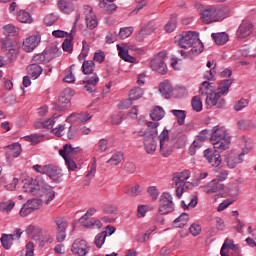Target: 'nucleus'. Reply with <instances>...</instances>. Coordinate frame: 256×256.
<instances>
[{"label":"nucleus","instance_id":"nucleus-9","mask_svg":"<svg viewBox=\"0 0 256 256\" xmlns=\"http://www.w3.org/2000/svg\"><path fill=\"white\" fill-rule=\"evenodd\" d=\"M158 211L160 215H169L175 211V203H173V196L169 192H164L159 199Z\"/></svg>","mask_w":256,"mask_h":256},{"label":"nucleus","instance_id":"nucleus-21","mask_svg":"<svg viewBox=\"0 0 256 256\" xmlns=\"http://www.w3.org/2000/svg\"><path fill=\"white\" fill-rule=\"evenodd\" d=\"M39 43H41V37H39L38 35H34L26 38L23 42L22 47L24 51H26V53H31V51H33L35 47L39 45Z\"/></svg>","mask_w":256,"mask_h":256},{"label":"nucleus","instance_id":"nucleus-39","mask_svg":"<svg viewBox=\"0 0 256 256\" xmlns=\"http://www.w3.org/2000/svg\"><path fill=\"white\" fill-rule=\"evenodd\" d=\"M51 123H53V118H50L48 120H37L35 123H34V127L35 129H43L44 131H49L50 127L51 126Z\"/></svg>","mask_w":256,"mask_h":256},{"label":"nucleus","instance_id":"nucleus-44","mask_svg":"<svg viewBox=\"0 0 256 256\" xmlns=\"http://www.w3.org/2000/svg\"><path fill=\"white\" fill-rule=\"evenodd\" d=\"M13 207H15V202L11 200L0 202V211L2 213H11Z\"/></svg>","mask_w":256,"mask_h":256},{"label":"nucleus","instance_id":"nucleus-4","mask_svg":"<svg viewBox=\"0 0 256 256\" xmlns=\"http://www.w3.org/2000/svg\"><path fill=\"white\" fill-rule=\"evenodd\" d=\"M49 189H51V186H49L43 178H27L24 180L23 191L24 193H29V195L41 197L45 191H49Z\"/></svg>","mask_w":256,"mask_h":256},{"label":"nucleus","instance_id":"nucleus-1","mask_svg":"<svg viewBox=\"0 0 256 256\" xmlns=\"http://www.w3.org/2000/svg\"><path fill=\"white\" fill-rule=\"evenodd\" d=\"M231 85H233V79L223 80L219 83L217 88L218 92H215V86H213V83L204 81L200 86L199 93L200 95H206L205 104L207 107L223 109V107H225V99H221V95L229 93V87H231Z\"/></svg>","mask_w":256,"mask_h":256},{"label":"nucleus","instance_id":"nucleus-64","mask_svg":"<svg viewBox=\"0 0 256 256\" xmlns=\"http://www.w3.org/2000/svg\"><path fill=\"white\" fill-rule=\"evenodd\" d=\"M133 105V99L130 97L128 99L122 100L121 103L118 104L119 109H129Z\"/></svg>","mask_w":256,"mask_h":256},{"label":"nucleus","instance_id":"nucleus-14","mask_svg":"<svg viewBox=\"0 0 256 256\" xmlns=\"http://www.w3.org/2000/svg\"><path fill=\"white\" fill-rule=\"evenodd\" d=\"M42 205V201L37 198H33L28 200L20 209L19 214L20 217H27V215H31L33 211H37Z\"/></svg>","mask_w":256,"mask_h":256},{"label":"nucleus","instance_id":"nucleus-38","mask_svg":"<svg viewBox=\"0 0 256 256\" xmlns=\"http://www.w3.org/2000/svg\"><path fill=\"white\" fill-rule=\"evenodd\" d=\"M238 129L243 131H253L255 129V123L251 120H240L237 122Z\"/></svg>","mask_w":256,"mask_h":256},{"label":"nucleus","instance_id":"nucleus-24","mask_svg":"<svg viewBox=\"0 0 256 256\" xmlns=\"http://www.w3.org/2000/svg\"><path fill=\"white\" fill-rule=\"evenodd\" d=\"M55 51H57V48H51L43 54H37L33 58L34 63L37 65L38 63H49V61L55 57L54 54L52 55Z\"/></svg>","mask_w":256,"mask_h":256},{"label":"nucleus","instance_id":"nucleus-37","mask_svg":"<svg viewBox=\"0 0 256 256\" xmlns=\"http://www.w3.org/2000/svg\"><path fill=\"white\" fill-rule=\"evenodd\" d=\"M172 115L176 117L178 125H185L187 112L185 110H171Z\"/></svg>","mask_w":256,"mask_h":256},{"label":"nucleus","instance_id":"nucleus-35","mask_svg":"<svg viewBox=\"0 0 256 256\" xmlns=\"http://www.w3.org/2000/svg\"><path fill=\"white\" fill-rule=\"evenodd\" d=\"M212 39L215 41L216 45H225L229 41V34L226 32L212 33Z\"/></svg>","mask_w":256,"mask_h":256},{"label":"nucleus","instance_id":"nucleus-12","mask_svg":"<svg viewBox=\"0 0 256 256\" xmlns=\"http://www.w3.org/2000/svg\"><path fill=\"white\" fill-rule=\"evenodd\" d=\"M79 19H81V14L76 13L74 25L71 29V32H70L69 36L62 43V49H63V51H66L67 53H71V51H73V39L75 37V34L77 33V23H79Z\"/></svg>","mask_w":256,"mask_h":256},{"label":"nucleus","instance_id":"nucleus-32","mask_svg":"<svg viewBox=\"0 0 256 256\" xmlns=\"http://www.w3.org/2000/svg\"><path fill=\"white\" fill-rule=\"evenodd\" d=\"M117 49L119 51V57H121L123 61H126L127 63H135V61H137V58L129 55V50L127 48L117 45Z\"/></svg>","mask_w":256,"mask_h":256},{"label":"nucleus","instance_id":"nucleus-52","mask_svg":"<svg viewBox=\"0 0 256 256\" xmlns=\"http://www.w3.org/2000/svg\"><path fill=\"white\" fill-rule=\"evenodd\" d=\"M191 105L193 111H196L197 113L203 111V102H201V98H199L198 96H194L192 98Z\"/></svg>","mask_w":256,"mask_h":256},{"label":"nucleus","instance_id":"nucleus-29","mask_svg":"<svg viewBox=\"0 0 256 256\" xmlns=\"http://www.w3.org/2000/svg\"><path fill=\"white\" fill-rule=\"evenodd\" d=\"M57 3L60 11L66 15H69V13H73V11H75L73 3H71L69 0H57Z\"/></svg>","mask_w":256,"mask_h":256},{"label":"nucleus","instance_id":"nucleus-19","mask_svg":"<svg viewBox=\"0 0 256 256\" xmlns=\"http://www.w3.org/2000/svg\"><path fill=\"white\" fill-rule=\"evenodd\" d=\"M71 251L74 255L85 256L89 253L87 250V241L77 239L73 242Z\"/></svg>","mask_w":256,"mask_h":256},{"label":"nucleus","instance_id":"nucleus-17","mask_svg":"<svg viewBox=\"0 0 256 256\" xmlns=\"http://www.w3.org/2000/svg\"><path fill=\"white\" fill-rule=\"evenodd\" d=\"M21 235H23L21 229H16V233L14 234H2L0 238L2 247L6 250L11 249V247H13V241H15V239H21Z\"/></svg>","mask_w":256,"mask_h":256},{"label":"nucleus","instance_id":"nucleus-40","mask_svg":"<svg viewBox=\"0 0 256 256\" xmlns=\"http://www.w3.org/2000/svg\"><path fill=\"white\" fill-rule=\"evenodd\" d=\"M226 163H227V167H229L230 169H235V167H237L239 163H243V156L239 154V156L237 157H228L226 159Z\"/></svg>","mask_w":256,"mask_h":256},{"label":"nucleus","instance_id":"nucleus-60","mask_svg":"<svg viewBox=\"0 0 256 256\" xmlns=\"http://www.w3.org/2000/svg\"><path fill=\"white\" fill-rule=\"evenodd\" d=\"M228 247L231 248L232 251H237V249H239V247L235 245V242L233 240L226 239L220 251H225V249H227Z\"/></svg>","mask_w":256,"mask_h":256},{"label":"nucleus","instance_id":"nucleus-51","mask_svg":"<svg viewBox=\"0 0 256 256\" xmlns=\"http://www.w3.org/2000/svg\"><path fill=\"white\" fill-rule=\"evenodd\" d=\"M95 173H97V164L94 162L91 165L90 170L86 174V179L84 180V185H89L91 183V179L95 177Z\"/></svg>","mask_w":256,"mask_h":256},{"label":"nucleus","instance_id":"nucleus-26","mask_svg":"<svg viewBox=\"0 0 256 256\" xmlns=\"http://www.w3.org/2000/svg\"><path fill=\"white\" fill-rule=\"evenodd\" d=\"M204 189L205 193H221V191L225 189V185L223 184V182H220L217 179H213L204 187Z\"/></svg>","mask_w":256,"mask_h":256},{"label":"nucleus","instance_id":"nucleus-50","mask_svg":"<svg viewBox=\"0 0 256 256\" xmlns=\"http://www.w3.org/2000/svg\"><path fill=\"white\" fill-rule=\"evenodd\" d=\"M102 211L106 215H117V213H119L117 206L114 204H104L102 206Z\"/></svg>","mask_w":256,"mask_h":256},{"label":"nucleus","instance_id":"nucleus-11","mask_svg":"<svg viewBox=\"0 0 256 256\" xmlns=\"http://www.w3.org/2000/svg\"><path fill=\"white\" fill-rule=\"evenodd\" d=\"M54 223L57 231L56 239L58 243H63L67 239V227L69 226L67 220L63 217H56Z\"/></svg>","mask_w":256,"mask_h":256},{"label":"nucleus","instance_id":"nucleus-10","mask_svg":"<svg viewBox=\"0 0 256 256\" xmlns=\"http://www.w3.org/2000/svg\"><path fill=\"white\" fill-rule=\"evenodd\" d=\"M167 57V52H159L150 62V67L153 71H158L160 75H165L167 73V64H165V58Z\"/></svg>","mask_w":256,"mask_h":256},{"label":"nucleus","instance_id":"nucleus-15","mask_svg":"<svg viewBox=\"0 0 256 256\" xmlns=\"http://www.w3.org/2000/svg\"><path fill=\"white\" fill-rule=\"evenodd\" d=\"M219 151L221 150L215 148L204 150V157L211 167H219L221 165V154Z\"/></svg>","mask_w":256,"mask_h":256},{"label":"nucleus","instance_id":"nucleus-2","mask_svg":"<svg viewBox=\"0 0 256 256\" xmlns=\"http://www.w3.org/2000/svg\"><path fill=\"white\" fill-rule=\"evenodd\" d=\"M179 45L182 49H191L192 55L203 53V42L199 39V33L187 32L179 38Z\"/></svg>","mask_w":256,"mask_h":256},{"label":"nucleus","instance_id":"nucleus-7","mask_svg":"<svg viewBox=\"0 0 256 256\" xmlns=\"http://www.w3.org/2000/svg\"><path fill=\"white\" fill-rule=\"evenodd\" d=\"M32 169L36 171V173H40L41 175H47L56 183H59L60 179L63 177V170L53 164H46L44 166L36 164L32 167Z\"/></svg>","mask_w":256,"mask_h":256},{"label":"nucleus","instance_id":"nucleus-16","mask_svg":"<svg viewBox=\"0 0 256 256\" xmlns=\"http://www.w3.org/2000/svg\"><path fill=\"white\" fill-rule=\"evenodd\" d=\"M84 15L87 29L93 30L97 27V25H99V21H97V15L93 11V7L85 5Z\"/></svg>","mask_w":256,"mask_h":256},{"label":"nucleus","instance_id":"nucleus-53","mask_svg":"<svg viewBox=\"0 0 256 256\" xmlns=\"http://www.w3.org/2000/svg\"><path fill=\"white\" fill-rule=\"evenodd\" d=\"M160 146L163 144L171 143V140L169 138V130L164 129L160 135L158 136Z\"/></svg>","mask_w":256,"mask_h":256},{"label":"nucleus","instance_id":"nucleus-41","mask_svg":"<svg viewBox=\"0 0 256 256\" xmlns=\"http://www.w3.org/2000/svg\"><path fill=\"white\" fill-rule=\"evenodd\" d=\"M17 19L20 21V23H33L31 14L25 10H20L18 12Z\"/></svg>","mask_w":256,"mask_h":256},{"label":"nucleus","instance_id":"nucleus-56","mask_svg":"<svg viewBox=\"0 0 256 256\" xmlns=\"http://www.w3.org/2000/svg\"><path fill=\"white\" fill-rule=\"evenodd\" d=\"M82 51L80 55L78 56V61H84V59L87 58V55H89V45L87 44V41L82 42Z\"/></svg>","mask_w":256,"mask_h":256},{"label":"nucleus","instance_id":"nucleus-48","mask_svg":"<svg viewBox=\"0 0 256 256\" xmlns=\"http://www.w3.org/2000/svg\"><path fill=\"white\" fill-rule=\"evenodd\" d=\"M105 239H107L106 231H102L101 233H98L94 239V243L96 247L101 249V247H103V245L105 244Z\"/></svg>","mask_w":256,"mask_h":256},{"label":"nucleus","instance_id":"nucleus-61","mask_svg":"<svg viewBox=\"0 0 256 256\" xmlns=\"http://www.w3.org/2000/svg\"><path fill=\"white\" fill-rule=\"evenodd\" d=\"M147 193L150 195V197H151V199H153V201H157V199H159V190L157 189L156 186L148 187Z\"/></svg>","mask_w":256,"mask_h":256},{"label":"nucleus","instance_id":"nucleus-42","mask_svg":"<svg viewBox=\"0 0 256 256\" xmlns=\"http://www.w3.org/2000/svg\"><path fill=\"white\" fill-rule=\"evenodd\" d=\"M7 149H9V155H11L14 158H17L21 155V144L19 143H14L12 145H8Z\"/></svg>","mask_w":256,"mask_h":256},{"label":"nucleus","instance_id":"nucleus-30","mask_svg":"<svg viewBox=\"0 0 256 256\" xmlns=\"http://www.w3.org/2000/svg\"><path fill=\"white\" fill-rule=\"evenodd\" d=\"M123 193L129 197H139L141 195V186L139 184L127 185L123 188Z\"/></svg>","mask_w":256,"mask_h":256},{"label":"nucleus","instance_id":"nucleus-18","mask_svg":"<svg viewBox=\"0 0 256 256\" xmlns=\"http://www.w3.org/2000/svg\"><path fill=\"white\" fill-rule=\"evenodd\" d=\"M81 151L79 147H73L71 144H64L59 150V155L65 160L73 158V155H77Z\"/></svg>","mask_w":256,"mask_h":256},{"label":"nucleus","instance_id":"nucleus-55","mask_svg":"<svg viewBox=\"0 0 256 256\" xmlns=\"http://www.w3.org/2000/svg\"><path fill=\"white\" fill-rule=\"evenodd\" d=\"M153 133V130H135L132 132V135H134L135 137H143V141H145V139L147 137H149V135H151Z\"/></svg>","mask_w":256,"mask_h":256},{"label":"nucleus","instance_id":"nucleus-25","mask_svg":"<svg viewBox=\"0 0 256 256\" xmlns=\"http://www.w3.org/2000/svg\"><path fill=\"white\" fill-rule=\"evenodd\" d=\"M253 33V24L249 22H242L237 30L238 39H245Z\"/></svg>","mask_w":256,"mask_h":256},{"label":"nucleus","instance_id":"nucleus-6","mask_svg":"<svg viewBox=\"0 0 256 256\" xmlns=\"http://www.w3.org/2000/svg\"><path fill=\"white\" fill-rule=\"evenodd\" d=\"M200 19L203 23H215L225 19V10L223 8L210 7L201 11Z\"/></svg>","mask_w":256,"mask_h":256},{"label":"nucleus","instance_id":"nucleus-27","mask_svg":"<svg viewBox=\"0 0 256 256\" xmlns=\"http://www.w3.org/2000/svg\"><path fill=\"white\" fill-rule=\"evenodd\" d=\"M159 92L164 99H171V97H173V86L167 80L161 82L159 85Z\"/></svg>","mask_w":256,"mask_h":256},{"label":"nucleus","instance_id":"nucleus-45","mask_svg":"<svg viewBox=\"0 0 256 256\" xmlns=\"http://www.w3.org/2000/svg\"><path fill=\"white\" fill-rule=\"evenodd\" d=\"M175 29H177V16L171 15L170 20L165 25V31L167 33H173V31H175Z\"/></svg>","mask_w":256,"mask_h":256},{"label":"nucleus","instance_id":"nucleus-5","mask_svg":"<svg viewBox=\"0 0 256 256\" xmlns=\"http://www.w3.org/2000/svg\"><path fill=\"white\" fill-rule=\"evenodd\" d=\"M210 141L214 149L218 151H227L229 149V143H231V137L227 135V130L219 126H215L210 136Z\"/></svg>","mask_w":256,"mask_h":256},{"label":"nucleus","instance_id":"nucleus-13","mask_svg":"<svg viewBox=\"0 0 256 256\" xmlns=\"http://www.w3.org/2000/svg\"><path fill=\"white\" fill-rule=\"evenodd\" d=\"M157 135H159V131L152 130V134H148V136L144 138V149L148 155H153L155 151H157Z\"/></svg>","mask_w":256,"mask_h":256},{"label":"nucleus","instance_id":"nucleus-22","mask_svg":"<svg viewBox=\"0 0 256 256\" xmlns=\"http://www.w3.org/2000/svg\"><path fill=\"white\" fill-rule=\"evenodd\" d=\"M91 117L87 112L72 113L67 117L66 121L71 123H87V121H91Z\"/></svg>","mask_w":256,"mask_h":256},{"label":"nucleus","instance_id":"nucleus-28","mask_svg":"<svg viewBox=\"0 0 256 256\" xmlns=\"http://www.w3.org/2000/svg\"><path fill=\"white\" fill-rule=\"evenodd\" d=\"M51 123V133L56 135V137H63L65 135V124H57V118H52Z\"/></svg>","mask_w":256,"mask_h":256},{"label":"nucleus","instance_id":"nucleus-33","mask_svg":"<svg viewBox=\"0 0 256 256\" xmlns=\"http://www.w3.org/2000/svg\"><path fill=\"white\" fill-rule=\"evenodd\" d=\"M27 71L32 79H38V77L41 76V73H43V68L39 64L33 63L27 67Z\"/></svg>","mask_w":256,"mask_h":256},{"label":"nucleus","instance_id":"nucleus-49","mask_svg":"<svg viewBox=\"0 0 256 256\" xmlns=\"http://www.w3.org/2000/svg\"><path fill=\"white\" fill-rule=\"evenodd\" d=\"M123 161V153L116 152L114 153L109 160H107V163L112 166H117L119 163Z\"/></svg>","mask_w":256,"mask_h":256},{"label":"nucleus","instance_id":"nucleus-20","mask_svg":"<svg viewBox=\"0 0 256 256\" xmlns=\"http://www.w3.org/2000/svg\"><path fill=\"white\" fill-rule=\"evenodd\" d=\"M79 223L80 225H82V227H85L86 229H101V227H103V223H101V220L97 218H91L89 220V218H85V216H82L79 219Z\"/></svg>","mask_w":256,"mask_h":256},{"label":"nucleus","instance_id":"nucleus-36","mask_svg":"<svg viewBox=\"0 0 256 256\" xmlns=\"http://www.w3.org/2000/svg\"><path fill=\"white\" fill-rule=\"evenodd\" d=\"M152 121H161L165 117V110L161 106H156L150 113Z\"/></svg>","mask_w":256,"mask_h":256},{"label":"nucleus","instance_id":"nucleus-54","mask_svg":"<svg viewBox=\"0 0 256 256\" xmlns=\"http://www.w3.org/2000/svg\"><path fill=\"white\" fill-rule=\"evenodd\" d=\"M43 137L45 135L43 134H32L30 136H26V139L32 143V145H37L38 143H41L43 141Z\"/></svg>","mask_w":256,"mask_h":256},{"label":"nucleus","instance_id":"nucleus-8","mask_svg":"<svg viewBox=\"0 0 256 256\" xmlns=\"http://www.w3.org/2000/svg\"><path fill=\"white\" fill-rule=\"evenodd\" d=\"M191 177V172L189 170H184L182 172H176L173 174V187H176V197L181 199L183 197V191H185V184L187 180Z\"/></svg>","mask_w":256,"mask_h":256},{"label":"nucleus","instance_id":"nucleus-63","mask_svg":"<svg viewBox=\"0 0 256 256\" xmlns=\"http://www.w3.org/2000/svg\"><path fill=\"white\" fill-rule=\"evenodd\" d=\"M239 193V185L237 184L230 185V187L228 188V195H230V197H238Z\"/></svg>","mask_w":256,"mask_h":256},{"label":"nucleus","instance_id":"nucleus-58","mask_svg":"<svg viewBox=\"0 0 256 256\" xmlns=\"http://www.w3.org/2000/svg\"><path fill=\"white\" fill-rule=\"evenodd\" d=\"M181 203L184 209H193L194 207H197L198 198L197 196H192L188 204H186L183 200L181 201Z\"/></svg>","mask_w":256,"mask_h":256},{"label":"nucleus","instance_id":"nucleus-46","mask_svg":"<svg viewBox=\"0 0 256 256\" xmlns=\"http://www.w3.org/2000/svg\"><path fill=\"white\" fill-rule=\"evenodd\" d=\"M144 91L140 87H134L132 90H130L129 98L133 101H138V99H141L143 97Z\"/></svg>","mask_w":256,"mask_h":256},{"label":"nucleus","instance_id":"nucleus-59","mask_svg":"<svg viewBox=\"0 0 256 256\" xmlns=\"http://www.w3.org/2000/svg\"><path fill=\"white\" fill-rule=\"evenodd\" d=\"M4 33L8 35V37H15V35H17V28L12 24H8L4 26Z\"/></svg>","mask_w":256,"mask_h":256},{"label":"nucleus","instance_id":"nucleus-57","mask_svg":"<svg viewBox=\"0 0 256 256\" xmlns=\"http://www.w3.org/2000/svg\"><path fill=\"white\" fill-rule=\"evenodd\" d=\"M133 35V27L121 28L119 31L120 39H127Z\"/></svg>","mask_w":256,"mask_h":256},{"label":"nucleus","instance_id":"nucleus-3","mask_svg":"<svg viewBox=\"0 0 256 256\" xmlns=\"http://www.w3.org/2000/svg\"><path fill=\"white\" fill-rule=\"evenodd\" d=\"M82 71L84 75H88L83 80V83H86L83 89L88 93H95V88L97 87V83H99V76H97V73H93L95 71V62L85 60L82 64Z\"/></svg>","mask_w":256,"mask_h":256},{"label":"nucleus","instance_id":"nucleus-43","mask_svg":"<svg viewBox=\"0 0 256 256\" xmlns=\"http://www.w3.org/2000/svg\"><path fill=\"white\" fill-rule=\"evenodd\" d=\"M71 93V89H66L64 94L59 97V103L62 107H69L71 105V98L67 95Z\"/></svg>","mask_w":256,"mask_h":256},{"label":"nucleus","instance_id":"nucleus-47","mask_svg":"<svg viewBox=\"0 0 256 256\" xmlns=\"http://www.w3.org/2000/svg\"><path fill=\"white\" fill-rule=\"evenodd\" d=\"M173 153V145H171V142H168L166 144H163L160 146V154L162 157H169Z\"/></svg>","mask_w":256,"mask_h":256},{"label":"nucleus","instance_id":"nucleus-31","mask_svg":"<svg viewBox=\"0 0 256 256\" xmlns=\"http://www.w3.org/2000/svg\"><path fill=\"white\" fill-rule=\"evenodd\" d=\"M241 147H242V152L240 153V155L242 157H245V155H247V153H249V151L253 149V140H251V138L247 136H243L241 140Z\"/></svg>","mask_w":256,"mask_h":256},{"label":"nucleus","instance_id":"nucleus-62","mask_svg":"<svg viewBox=\"0 0 256 256\" xmlns=\"http://www.w3.org/2000/svg\"><path fill=\"white\" fill-rule=\"evenodd\" d=\"M57 19H59V17H57V15H55L53 13L48 14L44 18V23H45V25H48V27H51V25H53V23H55V21H57Z\"/></svg>","mask_w":256,"mask_h":256},{"label":"nucleus","instance_id":"nucleus-34","mask_svg":"<svg viewBox=\"0 0 256 256\" xmlns=\"http://www.w3.org/2000/svg\"><path fill=\"white\" fill-rule=\"evenodd\" d=\"M187 223H189V214L185 212L181 213L180 216L173 221L174 227L178 229H183Z\"/></svg>","mask_w":256,"mask_h":256},{"label":"nucleus","instance_id":"nucleus-23","mask_svg":"<svg viewBox=\"0 0 256 256\" xmlns=\"http://www.w3.org/2000/svg\"><path fill=\"white\" fill-rule=\"evenodd\" d=\"M2 49L7 51V55L10 61L17 59V55H19V48H17V46H13L11 41L5 40L2 44Z\"/></svg>","mask_w":256,"mask_h":256}]
</instances>
